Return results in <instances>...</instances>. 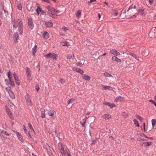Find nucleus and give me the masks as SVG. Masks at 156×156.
<instances>
[{"mask_svg": "<svg viewBox=\"0 0 156 156\" xmlns=\"http://www.w3.org/2000/svg\"><path fill=\"white\" fill-rule=\"evenodd\" d=\"M74 57V56L73 54L68 55L67 56V58L69 60L73 58Z\"/></svg>", "mask_w": 156, "mask_h": 156, "instance_id": "obj_25", "label": "nucleus"}, {"mask_svg": "<svg viewBox=\"0 0 156 156\" xmlns=\"http://www.w3.org/2000/svg\"><path fill=\"white\" fill-rule=\"evenodd\" d=\"M37 45L36 44H35L34 47L32 48V50L33 53V54L34 55H35V54L36 52V51H37Z\"/></svg>", "mask_w": 156, "mask_h": 156, "instance_id": "obj_17", "label": "nucleus"}, {"mask_svg": "<svg viewBox=\"0 0 156 156\" xmlns=\"http://www.w3.org/2000/svg\"><path fill=\"white\" fill-rule=\"evenodd\" d=\"M106 55V53H105L103 55H102L103 56H105V55Z\"/></svg>", "mask_w": 156, "mask_h": 156, "instance_id": "obj_64", "label": "nucleus"}, {"mask_svg": "<svg viewBox=\"0 0 156 156\" xmlns=\"http://www.w3.org/2000/svg\"><path fill=\"white\" fill-rule=\"evenodd\" d=\"M143 125H144V129H145V123H143Z\"/></svg>", "mask_w": 156, "mask_h": 156, "instance_id": "obj_63", "label": "nucleus"}, {"mask_svg": "<svg viewBox=\"0 0 156 156\" xmlns=\"http://www.w3.org/2000/svg\"><path fill=\"white\" fill-rule=\"evenodd\" d=\"M129 55H131V56H133V57L134 58H135L136 59V60H138V58H137V57H136V55L135 54H133V53H130L129 54Z\"/></svg>", "mask_w": 156, "mask_h": 156, "instance_id": "obj_38", "label": "nucleus"}, {"mask_svg": "<svg viewBox=\"0 0 156 156\" xmlns=\"http://www.w3.org/2000/svg\"><path fill=\"white\" fill-rule=\"evenodd\" d=\"M117 12L116 11H114V13H113V15L114 16H116L117 15Z\"/></svg>", "mask_w": 156, "mask_h": 156, "instance_id": "obj_48", "label": "nucleus"}, {"mask_svg": "<svg viewBox=\"0 0 156 156\" xmlns=\"http://www.w3.org/2000/svg\"><path fill=\"white\" fill-rule=\"evenodd\" d=\"M86 117L84 118L83 120V122H81V125L83 126H84L85 125L86 120Z\"/></svg>", "mask_w": 156, "mask_h": 156, "instance_id": "obj_32", "label": "nucleus"}, {"mask_svg": "<svg viewBox=\"0 0 156 156\" xmlns=\"http://www.w3.org/2000/svg\"><path fill=\"white\" fill-rule=\"evenodd\" d=\"M9 83L12 86H14V83L11 80H10L9 82Z\"/></svg>", "mask_w": 156, "mask_h": 156, "instance_id": "obj_39", "label": "nucleus"}, {"mask_svg": "<svg viewBox=\"0 0 156 156\" xmlns=\"http://www.w3.org/2000/svg\"><path fill=\"white\" fill-rule=\"evenodd\" d=\"M96 1V0H90V1L89 2L91 3L92 2H94Z\"/></svg>", "mask_w": 156, "mask_h": 156, "instance_id": "obj_58", "label": "nucleus"}, {"mask_svg": "<svg viewBox=\"0 0 156 156\" xmlns=\"http://www.w3.org/2000/svg\"><path fill=\"white\" fill-rule=\"evenodd\" d=\"M60 150L63 156H69L70 154V153L69 151H65L63 148L62 147H61Z\"/></svg>", "mask_w": 156, "mask_h": 156, "instance_id": "obj_5", "label": "nucleus"}, {"mask_svg": "<svg viewBox=\"0 0 156 156\" xmlns=\"http://www.w3.org/2000/svg\"><path fill=\"white\" fill-rule=\"evenodd\" d=\"M28 127L30 128V129L31 130V131H32V133L34 134L35 133V132H34V131L32 127V126L31 124L30 123H29L28 124Z\"/></svg>", "mask_w": 156, "mask_h": 156, "instance_id": "obj_24", "label": "nucleus"}, {"mask_svg": "<svg viewBox=\"0 0 156 156\" xmlns=\"http://www.w3.org/2000/svg\"><path fill=\"white\" fill-rule=\"evenodd\" d=\"M140 115H136V118H138V119H139V118L140 117Z\"/></svg>", "mask_w": 156, "mask_h": 156, "instance_id": "obj_57", "label": "nucleus"}, {"mask_svg": "<svg viewBox=\"0 0 156 156\" xmlns=\"http://www.w3.org/2000/svg\"><path fill=\"white\" fill-rule=\"evenodd\" d=\"M110 52L116 56H118L120 55V53L115 49H112L111 50Z\"/></svg>", "mask_w": 156, "mask_h": 156, "instance_id": "obj_7", "label": "nucleus"}, {"mask_svg": "<svg viewBox=\"0 0 156 156\" xmlns=\"http://www.w3.org/2000/svg\"><path fill=\"white\" fill-rule=\"evenodd\" d=\"M81 11L80 10H78L76 12V16L78 18H79L81 16Z\"/></svg>", "mask_w": 156, "mask_h": 156, "instance_id": "obj_31", "label": "nucleus"}, {"mask_svg": "<svg viewBox=\"0 0 156 156\" xmlns=\"http://www.w3.org/2000/svg\"><path fill=\"white\" fill-rule=\"evenodd\" d=\"M112 60L113 61H115L118 62H121V60L120 59L118 58L116 56L114 55L112 57Z\"/></svg>", "mask_w": 156, "mask_h": 156, "instance_id": "obj_11", "label": "nucleus"}, {"mask_svg": "<svg viewBox=\"0 0 156 156\" xmlns=\"http://www.w3.org/2000/svg\"><path fill=\"white\" fill-rule=\"evenodd\" d=\"M36 89L37 91H38V90L39 89V87L38 85H36Z\"/></svg>", "mask_w": 156, "mask_h": 156, "instance_id": "obj_47", "label": "nucleus"}, {"mask_svg": "<svg viewBox=\"0 0 156 156\" xmlns=\"http://www.w3.org/2000/svg\"><path fill=\"white\" fill-rule=\"evenodd\" d=\"M8 93L11 97V98L12 99H14L15 98V96L14 94L12 92V91L11 90H9L8 91Z\"/></svg>", "mask_w": 156, "mask_h": 156, "instance_id": "obj_22", "label": "nucleus"}, {"mask_svg": "<svg viewBox=\"0 0 156 156\" xmlns=\"http://www.w3.org/2000/svg\"><path fill=\"white\" fill-rule=\"evenodd\" d=\"M149 101V102H150L151 103H152L153 104H154H154L156 103L155 102H154L153 100H150Z\"/></svg>", "mask_w": 156, "mask_h": 156, "instance_id": "obj_51", "label": "nucleus"}, {"mask_svg": "<svg viewBox=\"0 0 156 156\" xmlns=\"http://www.w3.org/2000/svg\"><path fill=\"white\" fill-rule=\"evenodd\" d=\"M61 44L63 46H69V43L68 42L64 41L61 43Z\"/></svg>", "mask_w": 156, "mask_h": 156, "instance_id": "obj_27", "label": "nucleus"}, {"mask_svg": "<svg viewBox=\"0 0 156 156\" xmlns=\"http://www.w3.org/2000/svg\"><path fill=\"white\" fill-rule=\"evenodd\" d=\"M149 53L148 51L147 50H146L143 52V55L145 56H147L148 55Z\"/></svg>", "mask_w": 156, "mask_h": 156, "instance_id": "obj_30", "label": "nucleus"}, {"mask_svg": "<svg viewBox=\"0 0 156 156\" xmlns=\"http://www.w3.org/2000/svg\"><path fill=\"white\" fill-rule=\"evenodd\" d=\"M62 30H68V29L67 27H63L62 28Z\"/></svg>", "mask_w": 156, "mask_h": 156, "instance_id": "obj_46", "label": "nucleus"}, {"mask_svg": "<svg viewBox=\"0 0 156 156\" xmlns=\"http://www.w3.org/2000/svg\"><path fill=\"white\" fill-rule=\"evenodd\" d=\"M45 24L46 27H51L52 26L53 24L52 23L50 22H45Z\"/></svg>", "mask_w": 156, "mask_h": 156, "instance_id": "obj_21", "label": "nucleus"}, {"mask_svg": "<svg viewBox=\"0 0 156 156\" xmlns=\"http://www.w3.org/2000/svg\"><path fill=\"white\" fill-rule=\"evenodd\" d=\"M138 119L141 121H142L143 120V118L141 116H140V117Z\"/></svg>", "mask_w": 156, "mask_h": 156, "instance_id": "obj_52", "label": "nucleus"}, {"mask_svg": "<svg viewBox=\"0 0 156 156\" xmlns=\"http://www.w3.org/2000/svg\"><path fill=\"white\" fill-rule=\"evenodd\" d=\"M25 98H26V101L27 102H28V103L30 102V97L28 94H26V96H25Z\"/></svg>", "mask_w": 156, "mask_h": 156, "instance_id": "obj_23", "label": "nucleus"}, {"mask_svg": "<svg viewBox=\"0 0 156 156\" xmlns=\"http://www.w3.org/2000/svg\"><path fill=\"white\" fill-rule=\"evenodd\" d=\"M73 69V70L75 71L80 73L81 74H83L84 73V72H83V70H82L81 69L79 68L74 67Z\"/></svg>", "mask_w": 156, "mask_h": 156, "instance_id": "obj_10", "label": "nucleus"}, {"mask_svg": "<svg viewBox=\"0 0 156 156\" xmlns=\"http://www.w3.org/2000/svg\"><path fill=\"white\" fill-rule=\"evenodd\" d=\"M124 98L121 96H119L116 97L114 101L115 102H122L124 101Z\"/></svg>", "mask_w": 156, "mask_h": 156, "instance_id": "obj_9", "label": "nucleus"}, {"mask_svg": "<svg viewBox=\"0 0 156 156\" xmlns=\"http://www.w3.org/2000/svg\"><path fill=\"white\" fill-rule=\"evenodd\" d=\"M82 78L83 79L87 81L91 79V78L90 76L86 74L83 75L82 76Z\"/></svg>", "mask_w": 156, "mask_h": 156, "instance_id": "obj_19", "label": "nucleus"}, {"mask_svg": "<svg viewBox=\"0 0 156 156\" xmlns=\"http://www.w3.org/2000/svg\"><path fill=\"white\" fill-rule=\"evenodd\" d=\"M101 87L102 89H108L109 90H112V88L111 87L108 86H105L104 85H102Z\"/></svg>", "mask_w": 156, "mask_h": 156, "instance_id": "obj_15", "label": "nucleus"}, {"mask_svg": "<svg viewBox=\"0 0 156 156\" xmlns=\"http://www.w3.org/2000/svg\"><path fill=\"white\" fill-rule=\"evenodd\" d=\"M12 22L13 28H16L18 27L19 32L22 35L23 32V23L22 20L18 19L17 20H12Z\"/></svg>", "mask_w": 156, "mask_h": 156, "instance_id": "obj_1", "label": "nucleus"}, {"mask_svg": "<svg viewBox=\"0 0 156 156\" xmlns=\"http://www.w3.org/2000/svg\"><path fill=\"white\" fill-rule=\"evenodd\" d=\"M82 64L81 63H79L77 64V66H82Z\"/></svg>", "mask_w": 156, "mask_h": 156, "instance_id": "obj_55", "label": "nucleus"}, {"mask_svg": "<svg viewBox=\"0 0 156 156\" xmlns=\"http://www.w3.org/2000/svg\"><path fill=\"white\" fill-rule=\"evenodd\" d=\"M55 14H58V13H59V12L58 11V10H55Z\"/></svg>", "mask_w": 156, "mask_h": 156, "instance_id": "obj_50", "label": "nucleus"}, {"mask_svg": "<svg viewBox=\"0 0 156 156\" xmlns=\"http://www.w3.org/2000/svg\"><path fill=\"white\" fill-rule=\"evenodd\" d=\"M131 9H132V8H131V7L129 8L128 9V10H127V12H129V11Z\"/></svg>", "mask_w": 156, "mask_h": 156, "instance_id": "obj_59", "label": "nucleus"}, {"mask_svg": "<svg viewBox=\"0 0 156 156\" xmlns=\"http://www.w3.org/2000/svg\"><path fill=\"white\" fill-rule=\"evenodd\" d=\"M28 25L29 28L32 30L34 28V24L32 19L30 18H29L28 19Z\"/></svg>", "mask_w": 156, "mask_h": 156, "instance_id": "obj_4", "label": "nucleus"}, {"mask_svg": "<svg viewBox=\"0 0 156 156\" xmlns=\"http://www.w3.org/2000/svg\"><path fill=\"white\" fill-rule=\"evenodd\" d=\"M6 111L9 116L11 119H13L14 117L12 115V113L11 112L8 108H6Z\"/></svg>", "mask_w": 156, "mask_h": 156, "instance_id": "obj_12", "label": "nucleus"}, {"mask_svg": "<svg viewBox=\"0 0 156 156\" xmlns=\"http://www.w3.org/2000/svg\"><path fill=\"white\" fill-rule=\"evenodd\" d=\"M59 82H60L61 83H62V84H63V83H65V80H63V79H61L59 80Z\"/></svg>", "mask_w": 156, "mask_h": 156, "instance_id": "obj_43", "label": "nucleus"}, {"mask_svg": "<svg viewBox=\"0 0 156 156\" xmlns=\"http://www.w3.org/2000/svg\"><path fill=\"white\" fill-rule=\"evenodd\" d=\"M98 17L99 18V19H100V18H101V15L100 13H98Z\"/></svg>", "mask_w": 156, "mask_h": 156, "instance_id": "obj_56", "label": "nucleus"}, {"mask_svg": "<svg viewBox=\"0 0 156 156\" xmlns=\"http://www.w3.org/2000/svg\"><path fill=\"white\" fill-rule=\"evenodd\" d=\"M12 131H13L14 133H16H16H19V132H16V131H15L14 130H12Z\"/></svg>", "mask_w": 156, "mask_h": 156, "instance_id": "obj_60", "label": "nucleus"}, {"mask_svg": "<svg viewBox=\"0 0 156 156\" xmlns=\"http://www.w3.org/2000/svg\"><path fill=\"white\" fill-rule=\"evenodd\" d=\"M0 138L2 140H4L6 139V138L5 137L1 135L0 136Z\"/></svg>", "mask_w": 156, "mask_h": 156, "instance_id": "obj_41", "label": "nucleus"}, {"mask_svg": "<svg viewBox=\"0 0 156 156\" xmlns=\"http://www.w3.org/2000/svg\"><path fill=\"white\" fill-rule=\"evenodd\" d=\"M47 9L48 10V15L52 17L55 18V9L50 6L47 7Z\"/></svg>", "mask_w": 156, "mask_h": 156, "instance_id": "obj_2", "label": "nucleus"}, {"mask_svg": "<svg viewBox=\"0 0 156 156\" xmlns=\"http://www.w3.org/2000/svg\"><path fill=\"white\" fill-rule=\"evenodd\" d=\"M26 72L27 77L28 78V79L31 80V79L30 77L31 76V74L30 73V69L28 67H26Z\"/></svg>", "mask_w": 156, "mask_h": 156, "instance_id": "obj_6", "label": "nucleus"}, {"mask_svg": "<svg viewBox=\"0 0 156 156\" xmlns=\"http://www.w3.org/2000/svg\"><path fill=\"white\" fill-rule=\"evenodd\" d=\"M104 105H108L111 108L115 106V105L114 104H111L109 102H105L104 103Z\"/></svg>", "mask_w": 156, "mask_h": 156, "instance_id": "obj_14", "label": "nucleus"}, {"mask_svg": "<svg viewBox=\"0 0 156 156\" xmlns=\"http://www.w3.org/2000/svg\"><path fill=\"white\" fill-rule=\"evenodd\" d=\"M17 9L20 10H21L22 9V6L21 4L20 3H19L17 4Z\"/></svg>", "mask_w": 156, "mask_h": 156, "instance_id": "obj_28", "label": "nucleus"}, {"mask_svg": "<svg viewBox=\"0 0 156 156\" xmlns=\"http://www.w3.org/2000/svg\"><path fill=\"white\" fill-rule=\"evenodd\" d=\"M145 144L146 146H150L152 144V143L151 142H146L144 143Z\"/></svg>", "mask_w": 156, "mask_h": 156, "instance_id": "obj_37", "label": "nucleus"}, {"mask_svg": "<svg viewBox=\"0 0 156 156\" xmlns=\"http://www.w3.org/2000/svg\"><path fill=\"white\" fill-rule=\"evenodd\" d=\"M48 114L49 115L51 116H54V112L52 110L49 111Z\"/></svg>", "mask_w": 156, "mask_h": 156, "instance_id": "obj_33", "label": "nucleus"}, {"mask_svg": "<svg viewBox=\"0 0 156 156\" xmlns=\"http://www.w3.org/2000/svg\"><path fill=\"white\" fill-rule=\"evenodd\" d=\"M16 135L19 139L21 141L23 142V140L22 135L19 133H16Z\"/></svg>", "mask_w": 156, "mask_h": 156, "instance_id": "obj_13", "label": "nucleus"}, {"mask_svg": "<svg viewBox=\"0 0 156 156\" xmlns=\"http://www.w3.org/2000/svg\"><path fill=\"white\" fill-rule=\"evenodd\" d=\"M42 1L43 2H46L48 3H50V1L48 0H42Z\"/></svg>", "mask_w": 156, "mask_h": 156, "instance_id": "obj_49", "label": "nucleus"}, {"mask_svg": "<svg viewBox=\"0 0 156 156\" xmlns=\"http://www.w3.org/2000/svg\"><path fill=\"white\" fill-rule=\"evenodd\" d=\"M143 11V10L142 9H139L138 10V11L140 13V12H142Z\"/></svg>", "mask_w": 156, "mask_h": 156, "instance_id": "obj_53", "label": "nucleus"}, {"mask_svg": "<svg viewBox=\"0 0 156 156\" xmlns=\"http://www.w3.org/2000/svg\"><path fill=\"white\" fill-rule=\"evenodd\" d=\"M36 11L37 13V15H39L40 13L39 11H41V9L40 8H38L36 10Z\"/></svg>", "mask_w": 156, "mask_h": 156, "instance_id": "obj_44", "label": "nucleus"}, {"mask_svg": "<svg viewBox=\"0 0 156 156\" xmlns=\"http://www.w3.org/2000/svg\"><path fill=\"white\" fill-rule=\"evenodd\" d=\"M133 122H134V124L136 125V126H137L138 127H139V124L138 122L136 119H133Z\"/></svg>", "mask_w": 156, "mask_h": 156, "instance_id": "obj_34", "label": "nucleus"}, {"mask_svg": "<svg viewBox=\"0 0 156 156\" xmlns=\"http://www.w3.org/2000/svg\"><path fill=\"white\" fill-rule=\"evenodd\" d=\"M28 135H29V136H30V138H31V135H30L29 132H28Z\"/></svg>", "mask_w": 156, "mask_h": 156, "instance_id": "obj_62", "label": "nucleus"}, {"mask_svg": "<svg viewBox=\"0 0 156 156\" xmlns=\"http://www.w3.org/2000/svg\"><path fill=\"white\" fill-rule=\"evenodd\" d=\"M149 2L150 4H152L153 2V0H149Z\"/></svg>", "mask_w": 156, "mask_h": 156, "instance_id": "obj_54", "label": "nucleus"}, {"mask_svg": "<svg viewBox=\"0 0 156 156\" xmlns=\"http://www.w3.org/2000/svg\"><path fill=\"white\" fill-rule=\"evenodd\" d=\"M43 37L45 39H48L49 37L48 33L46 31L44 32L43 33Z\"/></svg>", "mask_w": 156, "mask_h": 156, "instance_id": "obj_16", "label": "nucleus"}, {"mask_svg": "<svg viewBox=\"0 0 156 156\" xmlns=\"http://www.w3.org/2000/svg\"><path fill=\"white\" fill-rule=\"evenodd\" d=\"M13 75L16 84L18 86H19L20 85V83L18 77L17 76L16 74L15 73H13Z\"/></svg>", "mask_w": 156, "mask_h": 156, "instance_id": "obj_8", "label": "nucleus"}, {"mask_svg": "<svg viewBox=\"0 0 156 156\" xmlns=\"http://www.w3.org/2000/svg\"><path fill=\"white\" fill-rule=\"evenodd\" d=\"M19 37V35L17 32L15 33L14 36V39L16 41Z\"/></svg>", "mask_w": 156, "mask_h": 156, "instance_id": "obj_26", "label": "nucleus"}, {"mask_svg": "<svg viewBox=\"0 0 156 156\" xmlns=\"http://www.w3.org/2000/svg\"><path fill=\"white\" fill-rule=\"evenodd\" d=\"M151 123L153 127H154L156 123V121L155 119H152Z\"/></svg>", "mask_w": 156, "mask_h": 156, "instance_id": "obj_29", "label": "nucleus"}, {"mask_svg": "<svg viewBox=\"0 0 156 156\" xmlns=\"http://www.w3.org/2000/svg\"><path fill=\"white\" fill-rule=\"evenodd\" d=\"M10 71H9V72L8 73V77L9 78V80H11V79L12 78V74H10Z\"/></svg>", "mask_w": 156, "mask_h": 156, "instance_id": "obj_35", "label": "nucleus"}, {"mask_svg": "<svg viewBox=\"0 0 156 156\" xmlns=\"http://www.w3.org/2000/svg\"><path fill=\"white\" fill-rule=\"evenodd\" d=\"M103 118L106 119H108L111 118V116L109 114H105L103 116Z\"/></svg>", "mask_w": 156, "mask_h": 156, "instance_id": "obj_20", "label": "nucleus"}, {"mask_svg": "<svg viewBox=\"0 0 156 156\" xmlns=\"http://www.w3.org/2000/svg\"><path fill=\"white\" fill-rule=\"evenodd\" d=\"M3 130H2L0 129V133H2Z\"/></svg>", "mask_w": 156, "mask_h": 156, "instance_id": "obj_61", "label": "nucleus"}, {"mask_svg": "<svg viewBox=\"0 0 156 156\" xmlns=\"http://www.w3.org/2000/svg\"><path fill=\"white\" fill-rule=\"evenodd\" d=\"M104 75L105 76V77H109L112 76V75L110 74L109 73H104Z\"/></svg>", "mask_w": 156, "mask_h": 156, "instance_id": "obj_36", "label": "nucleus"}, {"mask_svg": "<svg viewBox=\"0 0 156 156\" xmlns=\"http://www.w3.org/2000/svg\"><path fill=\"white\" fill-rule=\"evenodd\" d=\"M2 133H3L4 134H5V135L6 136H9V135L8 133L7 132L5 131L4 130H3Z\"/></svg>", "mask_w": 156, "mask_h": 156, "instance_id": "obj_42", "label": "nucleus"}, {"mask_svg": "<svg viewBox=\"0 0 156 156\" xmlns=\"http://www.w3.org/2000/svg\"><path fill=\"white\" fill-rule=\"evenodd\" d=\"M41 117L43 118L45 117V113L44 109L43 108H41Z\"/></svg>", "mask_w": 156, "mask_h": 156, "instance_id": "obj_18", "label": "nucleus"}, {"mask_svg": "<svg viewBox=\"0 0 156 156\" xmlns=\"http://www.w3.org/2000/svg\"><path fill=\"white\" fill-rule=\"evenodd\" d=\"M46 56L47 57L55 60H56L58 58V55L54 53H50L46 55Z\"/></svg>", "mask_w": 156, "mask_h": 156, "instance_id": "obj_3", "label": "nucleus"}, {"mask_svg": "<svg viewBox=\"0 0 156 156\" xmlns=\"http://www.w3.org/2000/svg\"><path fill=\"white\" fill-rule=\"evenodd\" d=\"M23 129L24 131V132H25V133L27 134V133L28 131H27V130L26 129V126L25 125H23Z\"/></svg>", "mask_w": 156, "mask_h": 156, "instance_id": "obj_40", "label": "nucleus"}, {"mask_svg": "<svg viewBox=\"0 0 156 156\" xmlns=\"http://www.w3.org/2000/svg\"><path fill=\"white\" fill-rule=\"evenodd\" d=\"M74 101V100L73 99H71L69 100L68 101V104L69 105L70 103H71L72 102Z\"/></svg>", "mask_w": 156, "mask_h": 156, "instance_id": "obj_45", "label": "nucleus"}]
</instances>
